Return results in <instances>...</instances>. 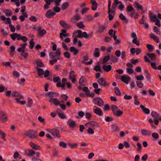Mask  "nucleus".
I'll use <instances>...</instances> for the list:
<instances>
[{"label":"nucleus","instance_id":"nucleus-27","mask_svg":"<svg viewBox=\"0 0 161 161\" xmlns=\"http://www.w3.org/2000/svg\"><path fill=\"white\" fill-rule=\"evenodd\" d=\"M97 65H96L93 68L96 71H99L101 73H102V71L101 68V66L99 62H97Z\"/></svg>","mask_w":161,"mask_h":161},{"label":"nucleus","instance_id":"nucleus-29","mask_svg":"<svg viewBox=\"0 0 161 161\" xmlns=\"http://www.w3.org/2000/svg\"><path fill=\"white\" fill-rule=\"evenodd\" d=\"M140 107L142 109L143 112L146 114H149L150 113V110L148 108H145V107L142 105H141Z\"/></svg>","mask_w":161,"mask_h":161},{"label":"nucleus","instance_id":"nucleus-43","mask_svg":"<svg viewBox=\"0 0 161 161\" xmlns=\"http://www.w3.org/2000/svg\"><path fill=\"white\" fill-rule=\"evenodd\" d=\"M76 26L79 28H84L85 26L84 25L82 21H80L76 24Z\"/></svg>","mask_w":161,"mask_h":161},{"label":"nucleus","instance_id":"nucleus-61","mask_svg":"<svg viewBox=\"0 0 161 161\" xmlns=\"http://www.w3.org/2000/svg\"><path fill=\"white\" fill-rule=\"evenodd\" d=\"M29 20L31 21L36 22L37 20L36 17L33 15L31 16L29 18Z\"/></svg>","mask_w":161,"mask_h":161},{"label":"nucleus","instance_id":"nucleus-26","mask_svg":"<svg viewBox=\"0 0 161 161\" xmlns=\"http://www.w3.org/2000/svg\"><path fill=\"white\" fill-rule=\"evenodd\" d=\"M76 123L74 121H70L68 124L69 127L72 129L74 130L75 128Z\"/></svg>","mask_w":161,"mask_h":161},{"label":"nucleus","instance_id":"nucleus-8","mask_svg":"<svg viewBox=\"0 0 161 161\" xmlns=\"http://www.w3.org/2000/svg\"><path fill=\"white\" fill-rule=\"evenodd\" d=\"M0 119L4 123L7 121V116L3 111H0Z\"/></svg>","mask_w":161,"mask_h":161},{"label":"nucleus","instance_id":"nucleus-22","mask_svg":"<svg viewBox=\"0 0 161 161\" xmlns=\"http://www.w3.org/2000/svg\"><path fill=\"white\" fill-rule=\"evenodd\" d=\"M103 68L104 71L106 72H108L112 69V66L110 65H104L103 67Z\"/></svg>","mask_w":161,"mask_h":161},{"label":"nucleus","instance_id":"nucleus-35","mask_svg":"<svg viewBox=\"0 0 161 161\" xmlns=\"http://www.w3.org/2000/svg\"><path fill=\"white\" fill-rule=\"evenodd\" d=\"M123 114V112L119 109H118L116 111L114 114H113V115L118 117H120Z\"/></svg>","mask_w":161,"mask_h":161},{"label":"nucleus","instance_id":"nucleus-28","mask_svg":"<svg viewBox=\"0 0 161 161\" xmlns=\"http://www.w3.org/2000/svg\"><path fill=\"white\" fill-rule=\"evenodd\" d=\"M112 130L114 132L118 131L120 130V128L119 126L115 124H113L112 125Z\"/></svg>","mask_w":161,"mask_h":161},{"label":"nucleus","instance_id":"nucleus-51","mask_svg":"<svg viewBox=\"0 0 161 161\" xmlns=\"http://www.w3.org/2000/svg\"><path fill=\"white\" fill-rule=\"evenodd\" d=\"M110 59V56L109 55H107L104 56L103 59V61L104 63L107 62Z\"/></svg>","mask_w":161,"mask_h":161},{"label":"nucleus","instance_id":"nucleus-64","mask_svg":"<svg viewBox=\"0 0 161 161\" xmlns=\"http://www.w3.org/2000/svg\"><path fill=\"white\" fill-rule=\"evenodd\" d=\"M80 19V16L78 14H77L75 16H74L72 18V19H74L76 20H78Z\"/></svg>","mask_w":161,"mask_h":161},{"label":"nucleus","instance_id":"nucleus-50","mask_svg":"<svg viewBox=\"0 0 161 161\" xmlns=\"http://www.w3.org/2000/svg\"><path fill=\"white\" fill-rule=\"evenodd\" d=\"M144 73L146 74V77L148 80H150L151 79V77L149 73L148 72L147 70H145Z\"/></svg>","mask_w":161,"mask_h":161},{"label":"nucleus","instance_id":"nucleus-17","mask_svg":"<svg viewBox=\"0 0 161 161\" xmlns=\"http://www.w3.org/2000/svg\"><path fill=\"white\" fill-rule=\"evenodd\" d=\"M29 145L35 150H40L41 147L40 146L37 144H35L32 142H30L29 143Z\"/></svg>","mask_w":161,"mask_h":161},{"label":"nucleus","instance_id":"nucleus-62","mask_svg":"<svg viewBox=\"0 0 161 161\" xmlns=\"http://www.w3.org/2000/svg\"><path fill=\"white\" fill-rule=\"evenodd\" d=\"M53 10L55 12H57V13L59 12L61 10L60 8L57 6L54 7L53 8Z\"/></svg>","mask_w":161,"mask_h":161},{"label":"nucleus","instance_id":"nucleus-32","mask_svg":"<svg viewBox=\"0 0 161 161\" xmlns=\"http://www.w3.org/2000/svg\"><path fill=\"white\" fill-rule=\"evenodd\" d=\"M134 5L135 7L137 8V10H142L143 9V7L138 2H135L134 3Z\"/></svg>","mask_w":161,"mask_h":161},{"label":"nucleus","instance_id":"nucleus-54","mask_svg":"<svg viewBox=\"0 0 161 161\" xmlns=\"http://www.w3.org/2000/svg\"><path fill=\"white\" fill-rule=\"evenodd\" d=\"M137 146L138 147V148L137 149V151L138 152H140L142 150V145L140 143L138 142L137 143Z\"/></svg>","mask_w":161,"mask_h":161},{"label":"nucleus","instance_id":"nucleus-1","mask_svg":"<svg viewBox=\"0 0 161 161\" xmlns=\"http://www.w3.org/2000/svg\"><path fill=\"white\" fill-rule=\"evenodd\" d=\"M24 135L30 138L36 139L38 136V133L36 130H30L26 131L24 134Z\"/></svg>","mask_w":161,"mask_h":161},{"label":"nucleus","instance_id":"nucleus-12","mask_svg":"<svg viewBox=\"0 0 161 161\" xmlns=\"http://www.w3.org/2000/svg\"><path fill=\"white\" fill-rule=\"evenodd\" d=\"M56 13L53 12L51 9L47 10L45 14L46 17L50 19L56 14Z\"/></svg>","mask_w":161,"mask_h":161},{"label":"nucleus","instance_id":"nucleus-19","mask_svg":"<svg viewBox=\"0 0 161 161\" xmlns=\"http://www.w3.org/2000/svg\"><path fill=\"white\" fill-rule=\"evenodd\" d=\"M93 112L94 113L99 116H102L103 114V112L101 109L98 107L93 109Z\"/></svg>","mask_w":161,"mask_h":161},{"label":"nucleus","instance_id":"nucleus-59","mask_svg":"<svg viewBox=\"0 0 161 161\" xmlns=\"http://www.w3.org/2000/svg\"><path fill=\"white\" fill-rule=\"evenodd\" d=\"M136 82L137 86L139 88H142L143 87V85L142 81H137Z\"/></svg>","mask_w":161,"mask_h":161},{"label":"nucleus","instance_id":"nucleus-6","mask_svg":"<svg viewBox=\"0 0 161 161\" xmlns=\"http://www.w3.org/2000/svg\"><path fill=\"white\" fill-rule=\"evenodd\" d=\"M97 82L102 86H109V84L106 83L105 79L104 77L99 78L97 80Z\"/></svg>","mask_w":161,"mask_h":161},{"label":"nucleus","instance_id":"nucleus-13","mask_svg":"<svg viewBox=\"0 0 161 161\" xmlns=\"http://www.w3.org/2000/svg\"><path fill=\"white\" fill-rule=\"evenodd\" d=\"M50 132L53 136H55L56 137L59 138L60 137L59 131L56 129H53L51 130Z\"/></svg>","mask_w":161,"mask_h":161},{"label":"nucleus","instance_id":"nucleus-14","mask_svg":"<svg viewBox=\"0 0 161 161\" xmlns=\"http://www.w3.org/2000/svg\"><path fill=\"white\" fill-rule=\"evenodd\" d=\"M106 28L105 25H100L97 28V31L99 33L104 32Z\"/></svg>","mask_w":161,"mask_h":161},{"label":"nucleus","instance_id":"nucleus-56","mask_svg":"<svg viewBox=\"0 0 161 161\" xmlns=\"http://www.w3.org/2000/svg\"><path fill=\"white\" fill-rule=\"evenodd\" d=\"M152 136L155 140H157L159 137V135L157 133H152Z\"/></svg>","mask_w":161,"mask_h":161},{"label":"nucleus","instance_id":"nucleus-2","mask_svg":"<svg viewBox=\"0 0 161 161\" xmlns=\"http://www.w3.org/2000/svg\"><path fill=\"white\" fill-rule=\"evenodd\" d=\"M10 36L12 40L15 41L16 38L17 40H22L23 42H25L27 40V38L25 36H22L20 34H18L17 33H14L10 34Z\"/></svg>","mask_w":161,"mask_h":161},{"label":"nucleus","instance_id":"nucleus-24","mask_svg":"<svg viewBox=\"0 0 161 161\" xmlns=\"http://www.w3.org/2000/svg\"><path fill=\"white\" fill-rule=\"evenodd\" d=\"M92 127H99V124L97 122L95 121H90L88 122Z\"/></svg>","mask_w":161,"mask_h":161},{"label":"nucleus","instance_id":"nucleus-15","mask_svg":"<svg viewBox=\"0 0 161 161\" xmlns=\"http://www.w3.org/2000/svg\"><path fill=\"white\" fill-rule=\"evenodd\" d=\"M79 82L80 85L81 86H84L86 85V78L85 76H82L80 78Z\"/></svg>","mask_w":161,"mask_h":161},{"label":"nucleus","instance_id":"nucleus-47","mask_svg":"<svg viewBox=\"0 0 161 161\" xmlns=\"http://www.w3.org/2000/svg\"><path fill=\"white\" fill-rule=\"evenodd\" d=\"M33 40H34V39L32 38L31 39V40L30 42V48L31 49H32L33 48V47L34 46L35 42L33 41Z\"/></svg>","mask_w":161,"mask_h":161},{"label":"nucleus","instance_id":"nucleus-52","mask_svg":"<svg viewBox=\"0 0 161 161\" xmlns=\"http://www.w3.org/2000/svg\"><path fill=\"white\" fill-rule=\"evenodd\" d=\"M58 115L59 118L62 119H65L66 118V117L64 114L62 112L60 113H59Z\"/></svg>","mask_w":161,"mask_h":161},{"label":"nucleus","instance_id":"nucleus-25","mask_svg":"<svg viewBox=\"0 0 161 161\" xmlns=\"http://www.w3.org/2000/svg\"><path fill=\"white\" fill-rule=\"evenodd\" d=\"M70 51L73 53L74 55H76L78 53V50L75 47H71L69 48Z\"/></svg>","mask_w":161,"mask_h":161},{"label":"nucleus","instance_id":"nucleus-30","mask_svg":"<svg viewBox=\"0 0 161 161\" xmlns=\"http://www.w3.org/2000/svg\"><path fill=\"white\" fill-rule=\"evenodd\" d=\"M151 115L155 118L154 119H158L160 115L158 113L154 111L152 112Z\"/></svg>","mask_w":161,"mask_h":161},{"label":"nucleus","instance_id":"nucleus-49","mask_svg":"<svg viewBox=\"0 0 161 161\" xmlns=\"http://www.w3.org/2000/svg\"><path fill=\"white\" fill-rule=\"evenodd\" d=\"M28 101L27 102V106L29 108H31L32 106L33 101L32 99L30 98H28Z\"/></svg>","mask_w":161,"mask_h":161},{"label":"nucleus","instance_id":"nucleus-16","mask_svg":"<svg viewBox=\"0 0 161 161\" xmlns=\"http://www.w3.org/2000/svg\"><path fill=\"white\" fill-rule=\"evenodd\" d=\"M141 132L142 135L144 136H150L151 134V131L144 129H142Z\"/></svg>","mask_w":161,"mask_h":161},{"label":"nucleus","instance_id":"nucleus-33","mask_svg":"<svg viewBox=\"0 0 161 161\" xmlns=\"http://www.w3.org/2000/svg\"><path fill=\"white\" fill-rule=\"evenodd\" d=\"M69 5V3L68 2H66L63 3L61 6V9L62 10L66 9Z\"/></svg>","mask_w":161,"mask_h":161},{"label":"nucleus","instance_id":"nucleus-38","mask_svg":"<svg viewBox=\"0 0 161 161\" xmlns=\"http://www.w3.org/2000/svg\"><path fill=\"white\" fill-rule=\"evenodd\" d=\"M36 64L38 67H42L44 66V64L41 60H37L36 61Z\"/></svg>","mask_w":161,"mask_h":161},{"label":"nucleus","instance_id":"nucleus-10","mask_svg":"<svg viewBox=\"0 0 161 161\" xmlns=\"http://www.w3.org/2000/svg\"><path fill=\"white\" fill-rule=\"evenodd\" d=\"M59 95V94L53 92H49L46 93L45 94V96L50 98V99H53V97H58Z\"/></svg>","mask_w":161,"mask_h":161},{"label":"nucleus","instance_id":"nucleus-57","mask_svg":"<svg viewBox=\"0 0 161 161\" xmlns=\"http://www.w3.org/2000/svg\"><path fill=\"white\" fill-rule=\"evenodd\" d=\"M59 145L64 148H66L67 147V144L63 142H60Z\"/></svg>","mask_w":161,"mask_h":161},{"label":"nucleus","instance_id":"nucleus-7","mask_svg":"<svg viewBox=\"0 0 161 161\" xmlns=\"http://www.w3.org/2000/svg\"><path fill=\"white\" fill-rule=\"evenodd\" d=\"M75 32H77L79 34V35H77V37H78V38H82L84 37L87 39L88 34L86 32L84 31L82 32L81 30H78Z\"/></svg>","mask_w":161,"mask_h":161},{"label":"nucleus","instance_id":"nucleus-45","mask_svg":"<svg viewBox=\"0 0 161 161\" xmlns=\"http://www.w3.org/2000/svg\"><path fill=\"white\" fill-rule=\"evenodd\" d=\"M146 46L148 49V52L150 53L152 52L153 50V47L152 45L150 44H147Z\"/></svg>","mask_w":161,"mask_h":161},{"label":"nucleus","instance_id":"nucleus-34","mask_svg":"<svg viewBox=\"0 0 161 161\" xmlns=\"http://www.w3.org/2000/svg\"><path fill=\"white\" fill-rule=\"evenodd\" d=\"M36 69L37 71V73L39 76H40L41 75H42L44 74V71L42 69L36 67Z\"/></svg>","mask_w":161,"mask_h":161},{"label":"nucleus","instance_id":"nucleus-53","mask_svg":"<svg viewBox=\"0 0 161 161\" xmlns=\"http://www.w3.org/2000/svg\"><path fill=\"white\" fill-rule=\"evenodd\" d=\"M118 5V3H116V0H114L112 5V9H115V8Z\"/></svg>","mask_w":161,"mask_h":161},{"label":"nucleus","instance_id":"nucleus-23","mask_svg":"<svg viewBox=\"0 0 161 161\" xmlns=\"http://www.w3.org/2000/svg\"><path fill=\"white\" fill-rule=\"evenodd\" d=\"M146 54L151 60L152 61H155L156 59V57L154 53H147Z\"/></svg>","mask_w":161,"mask_h":161},{"label":"nucleus","instance_id":"nucleus-42","mask_svg":"<svg viewBox=\"0 0 161 161\" xmlns=\"http://www.w3.org/2000/svg\"><path fill=\"white\" fill-rule=\"evenodd\" d=\"M110 59L113 63H117L118 62V59L113 55H110Z\"/></svg>","mask_w":161,"mask_h":161},{"label":"nucleus","instance_id":"nucleus-18","mask_svg":"<svg viewBox=\"0 0 161 161\" xmlns=\"http://www.w3.org/2000/svg\"><path fill=\"white\" fill-rule=\"evenodd\" d=\"M149 17L151 21L152 22H155L158 19L157 16L152 13H150L149 14Z\"/></svg>","mask_w":161,"mask_h":161},{"label":"nucleus","instance_id":"nucleus-55","mask_svg":"<svg viewBox=\"0 0 161 161\" xmlns=\"http://www.w3.org/2000/svg\"><path fill=\"white\" fill-rule=\"evenodd\" d=\"M69 79L70 78H73L75 77V74L74 71L72 70L70 71L69 74Z\"/></svg>","mask_w":161,"mask_h":161},{"label":"nucleus","instance_id":"nucleus-48","mask_svg":"<svg viewBox=\"0 0 161 161\" xmlns=\"http://www.w3.org/2000/svg\"><path fill=\"white\" fill-rule=\"evenodd\" d=\"M153 31L155 32L158 35H161V32L158 30V28L156 26H154L153 28Z\"/></svg>","mask_w":161,"mask_h":161},{"label":"nucleus","instance_id":"nucleus-31","mask_svg":"<svg viewBox=\"0 0 161 161\" xmlns=\"http://www.w3.org/2000/svg\"><path fill=\"white\" fill-rule=\"evenodd\" d=\"M119 18L122 20L125 21L124 22V23H125L126 24H127L128 23V19L126 18L125 17L123 14H119Z\"/></svg>","mask_w":161,"mask_h":161},{"label":"nucleus","instance_id":"nucleus-39","mask_svg":"<svg viewBox=\"0 0 161 161\" xmlns=\"http://www.w3.org/2000/svg\"><path fill=\"white\" fill-rule=\"evenodd\" d=\"M68 145L71 148H77L78 145V143H75L74 144H72L71 143H68Z\"/></svg>","mask_w":161,"mask_h":161},{"label":"nucleus","instance_id":"nucleus-60","mask_svg":"<svg viewBox=\"0 0 161 161\" xmlns=\"http://www.w3.org/2000/svg\"><path fill=\"white\" fill-rule=\"evenodd\" d=\"M105 120L107 122H110L114 120V118L110 116H107L106 117Z\"/></svg>","mask_w":161,"mask_h":161},{"label":"nucleus","instance_id":"nucleus-37","mask_svg":"<svg viewBox=\"0 0 161 161\" xmlns=\"http://www.w3.org/2000/svg\"><path fill=\"white\" fill-rule=\"evenodd\" d=\"M99 49L98 48L96 47L95 49V52L94 53V57L98 58L99 57L100 54L99 52Z\"/></svg>","mask_w":161,"mask_h":161},{"label":"nucleus","instance_id":"nucleus-40","mask_svg":"<svg viewBox=\"0 0 161 161\" xmlns=\"http://www.w3.org/2000/svg\"><path fill=\"white\" fill-rule=\"evenodd\" d=\"M114 90L115 92L117 95L120 96L121 95V92L118 87H115L114 88Z\"/></svg>","mask_w":161,"mask_h":161},{"label":"nucleus","instance_id":"nucleus-46","mask_svg":"<svg viewBox=\"0 0 161 161\" xmlns=\"http://www.w3.org/2000/svg\"><path fill=\"white\" fill-rule=\"evenodd\" d=\"M27 151H28L29 153L27 155L28 156H31L35 154V152L33 150L28 149Z\"/></svg>","mask_w":161,"mask_h":161},{"label":"nucleus","instance_id":"nucleus-4","mask_svg":"<svg viewBox=\"0 0 161 161\" xmlns=\"http://www.w3.org/2000/svg\"><path fill=\"white\" fill-rule=\"evenodd\" d=\"M94 103L99 107H102L104 104V102L100 97L94 98L93 100Z\"/></svg>","mask_w":161,"mask_h":161},{"label":"nucleus","instance_id":"nucleus-20","mask_svg":"<svg viewBox=\"0 0 161 161\" xmlns=\"http://www.w3.org/2000/svg\"><path fill=\"white\" fill-rule=\"evenodd\" d=\"M130 77L128 76L123 75L121 76V80L125 83L128 84V81L130 80Z\"/></svg>","mask_w":161,"mask_h":161},{"label":"nucleus","instance_id":"nucleus-3","mask_svg":"<svg viewBox=\"0 0 161 161\" xmlns=\"http://www.w3.org/2000/svg\"><path fill=\"white\" fill-rule=\"evenodd\" d=\"M48 101L50 103H53L55 105H59L62 109L64 110L66 109V107L65 105L64 104H60V102L57 98L49 99Z\"/></svg>","mask_w":161,"mask_h":161},{"label":"nucleus","instance_id":"nucleus-9","mask_svg":"<svg viewBox=\"0 0 161 161\" xmlns=\"http://www.w3.org/2000/svg\"><path fill=\"white\" fill-rule=\"evenodd\" d=\"M37 31L38 36L40 38L43 36L44 35L47 33L46 31L44 29L42 30L40 27L37 28Z\"/></svg>","mask_w":161,"mask_h":161},{"label":"nucleus","instance_id":"nucleus-41","mask_svg":"<svg viewBox=\"0 0 161 161\" xmlns=\"http://www.w3.org/2000/svg\"><path fill=\"white\" fill-rule=\"evenodd\" d=\"M111 110L112 111V113L113 114H114V113L118 110V107L116 105H113L111 106Z\"/></svg>","mask_w":161,"mask_h":161},{"label":"nucleus","instance_id":"nucleus-5","mask_svg":"<svg viewBox=\"0 0 161 161\" xmlns=\"http://www.w3.org/2000/svg\"><path fill=\"white\" fill-rule=\"evenodd\" d=\"M61 53L60 49H57L55 52H51L49 53V56L51 58H55L56 57H60Z\"/></svg>","mask_w":161,"mask_h":161},{"label":"nucleus","instance_id":"nucleus-11","mask_svg":"<svg viewBox=\"0 0 161 161\" xmlns=\"http://www.w3.org/2000/svg\"><path fill=\"white\" fill-rule=\"evenodd\" d=\"M59 24L62 27L65 29L69 30L71 28L70 25L68 24L66 21L61 20L59 22Z\"/></svg>","mask_w":161,"mask_h":161},{"label":"nucleus","instance_id":"nucleus-44","mask_svg":"<svg viewBox=\"0 0 161 161\" xmlns=\"http://www.w3.org/2000/svg\"><path fill=\"white\" fill-rule=\"evenodd\" d=\"M4 12L5 13V15L7 16H9L12 14V13L9 9H5L4 11Z\"/></svg>","mask_w":161,"mask_h":161},{"label":"nucleus","instance_id":"nucleus-58","mask_svg":"<svg viewBox=\"0 0 161 161\" xmlns=\"http://www.w3.org/2000/svg\"><path fill=\"white\" fill-rule=\"evenodd\" d=\"M132 7L131 5H128L127 7V11L128 12H130L132 11L134 9Z\"/></svg>","mask_w":161,"mask_h":161},{"label":"nucleus","instance_id":"nucleus-21","mask_svg":"<svg viewBox=\"0 0 161 161\" xmlns=\"http://www.w3.org/2000/svg\"><path fill=\"white\" fill-rule=\"evenodd\" d=\"M24 98L23 96H20V97L18 98H16L15 99L16 101V103L18 104H20L22 105H24L26 103V102L24 101H20V99H23Z\"/></svg>","mask_w":161,"mask_h":161},{"label":"nucleus","instance_id":"nucleus-63","mask_svg":"<svg viewBox=\"0 0 161 161\" xmlns=\"http://www.w3.org/2000/svg\"><path fill=\"white\" fill-rule=\"evenodd\" d=\"M102 89L101 88H96L94 90V92L96 94H99L100 93V91H102Z\"/></svg>","mask_w":161,"mask_h":161},{"label":"nucleus","instance_id":"nucleus-36","mask_svg":"<svg viewBox=\"0 0 161 161\" xmlns=\"http://www.w3.org/2000/svg\"><path fill=\"white\" fill-rule=\"evenodd\" d=\"M12 95L13 97H20V96H22L20 94L19 92L16 91L13 92Z\"/></svg>","mask_w":161,"mask_h":161}]
</instances>
